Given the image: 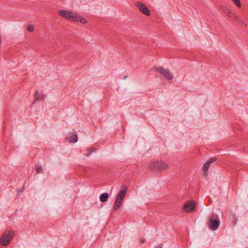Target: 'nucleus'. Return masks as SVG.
<instances>
[{
  "label": "nucleus",
  "mask_w": 248,
  "mask_h": 248,
  "mask_svg": "<svg viewBox=\"0 0 248 248\" xmlns=\"http://www.w3.org/2000/svg\"><path fill=\"white\" fill-rule=\"evenodd\" d=\"M13 233L11 231H7L1 236L0 239V244L2 246L9 245L13 237Z\"/></svg>",
  "instance_id": "f257e3e1"
},
{
  "label": "nucleus",
  "mask_w": 248,
  "mask_h": 248,
  "mask_svg": "<svg viewBox=\"0 0 248 248\" xmlns=\"http://www.w3.org/2000/svg\"><path fill=\"white\" fill-rule=\"evenodd\" d=\"M168 167V164L163 161H154L150 165L151 169L154 170H165L167 169Z\"/></svg>",
  "instance_id": "f03ea898"
},
{
  "label": "nucleus",
  "mask_w": 248,
  "mask_h": 248,
  "mask_svg": "<svg viewBox=\"0 0 248 248\" xmlns=\"http://www.w3.org/2000/svg\"><path fill=\"white\" fill-rule=\"evenodd\" d=\"M156 71L162 74L168 80H171L173 78V74L168 69H164L162 67H154Z\"/></svg>",
  "instance_id": "7ed1b4c3"
},
{
  "label": "nucleus",
  "mask_w": 248,
  "mask_h": 248,
  "mask_svg": "<svg viewBox=\"0 0 248 248\" xmlns=\"http://www.w3.org/2000/svg\"><path fill=\"white\" fill-rule=\"evenodd\" d=\"M225 13L228 16L237 22L238 23L244 26H247V24L244 20L241 17L237 16L235 14L231 13V12L229 10H227L226 12H225Z\"/></svg>",
  "instance_id": "20e7f679"
},
{
  "label": "nucleus",
  "mask_w": 248,
  "mask_h": 248,
  "mask_svg": "<svg viewBox=\"0 0 248 248\" xmlns=\"http://www.w3.org/2000/svg\"><path fill=\"white\" fill-rule=\"evenodd\" d=\"M216 157H212L209 159L207 161L205 162L202 167L203 175L204 177H206L207 176L208 170L212 163L215 162L217 160Z\"/></svg>",
  "instance_id": "39448f33"
},
{
  "label": "nucleus",
  "mask_w": 248,
  "mask_h": 248,
  "mask_svg": "<svg viewBox=\"0 0 248 248\" xmlns=\"http://www.w3.org/2000/svg\"><path fill=\"white\" fill-rule=\"evenodd\" d=\"M209 228L212 230L217 229V215L213 214L209 220Z\"/></svg>",
  "instance_id": "423d86ee"
},
{
  "label": "nucleus",
  "mask_w": 248,
  "mask_h": 248,
  "mask_svg": "<svg viewBox=\"0 0 248 248\" xmlns=\"http://www.w3.org/2000/svg\"><path fill=\"white\" fill-rule=\"evenodd\" d=\"M74 12H69L66 10H62L59 11V15L67 19H71L73 20L75 16Z\"/></svg>",
  "instance_id": "0eeeda50"
},
{
  "label": "nucleus",
  "mask_w": 248,
  "mask_h": 248,
  "mask_svg": "<svg viewBox=\"0 0 248 248\" xmlns=\"http://www.w3.org/2000/svg\"><path fill=\"white\" fill-rule=\"evenodd\" d=\"M136 6L144 15L149 16L150 15V12L148 7L141 2L138 1L136 3Z\"/></svg>",
  "instance_id": "6e6552de"
},
{
  "label": "nucleus",
  "mask_w": 248,
  "mask_h": 248,
  "mask_svg": "<svg viewBox=\"0 0 248 248\" xmlns=\"http://www.w3.org/2000/svg\"><path fill=\"white\" fill-rule=\"evenodd\" d=\"M196 208V203L194 201H188L184 206V209L185 212L190 213L195 210Z\"/></svg>",
  "instance_id": "1a4fd4ad"
},
{
  "label": "nucleus",
  "mask_w": 248,
  "mask_h": 248,
  "mask_svg": "<svg viewBox=\"0 0 248 248\" xmlns=\"http://www.w3.org/2000/svg\"><path fill=\"white\" fill-rule=\"evenodd\" d=\"M126 189H122L120 190L118 194L117 195L116 199V200L120 201L122 203H123L124 199V196L126 195Z\"/></svg>",
  "instance_id": "9d476101"
},
{
  "label": "nucleus",
  "mask_w": 248,
  "mask_h": 248,
  "mask_svg": "<svg viewBox=\"0 0 248 248\" xmlns=\"http://www.w3.org/2000/svg\"><path fill=\"white\" fill-rule=\"evenodd\" d=\"M73 21L80 22L82 24H86L87 21L85 18L82 17L78 15L75 13L74 17L73 18Z\"/></svg>",
  "instance_id": "9b49d317"
},
{
  "label": "nucleus",
  "mask_w": 248,
  "mask_h": 248,
  "mask_svg": "<svg viewBox=\"0 0 248 248\" xmlns=\"http://www.w3.org/2000/svg\"><path fill=\"white\" fill-rule=\"evenodd\" d=\"M34 98L35 100H44L46 98V95L42 93H40L38 91H36L34 94Z\"/></svg>",
  "instance_id": "f8f14e48"
},
{
  "label": "nucleus",
  "mask_w": 248,
  "mask_h": 248,
  "mask_svg": "<svg viewBox=\"0 0 248 248\" xmlns=\"http://www.w3.org/2000/svg\"><path fill=\"white\" fill-rule=\"evenodd\" d=\"M68 140L71 142H76L78 141V136L76 133L71 134L69 137L67 138Z\"/></svg>",
  "instance_id": "ddd939ff"
},
{
  "label": "nucleus",
  "mask_w": 248,
  "mask_h": 248,
  "mask_svg": "<svg viewBox=\"0 0 248 248\" xmlns=\"http://www.w3.org/2000/svg\"><path fill=\"white\" fill-rule=\"evenodd\" d=\"M108 198V194L107 193H104L100 195V200L102 202H106Z\"/></svg>",
  "instance_id": "4468645a"
},
{
  "label": "nucleus",
  "mask_w": 248,
  "mask_h": 248,
  "mask_svg": "<svg viewBox=\"0 0 248 248\" xmlns=\"http://www.w3.org/2000/svg\"><path fill=\"white\" fill-rule=\"evenodd\" d=\"M123 203L120 202V201H118L116 200H115L114 204V209L115 211H117L120 208L121 205Z\"/></svg>",
  "instance_id": "2eb2a0df"
},
{
  "label": "nucleus",
  "mask_w": 248,
  "mask_h": 248,
  "mask_svg": "<svg viewBox=\"0 0 248 248\" xmlns=\"http://www.w3.org/2000/svg\"><path fill=\"white\" fill-rule=\"evenodd\" d=\"M230 219H232V223H233V224H236L237 218L235 217V215L233 214H231V216H230Z\"/></svg>",
  "instance_id": "dca6fc26"
},
{
  "label": "nucleus",
  "mask_w": 248,
  "mask_h": 248,
  "mask_svg": "<svg viewBox=\"0 0 248 248\" xmlns=\"http://www.w3.org/2000/svg\"><path fill=\"white\" fill-rule=\"evenodd\" d=\"M233 3L238 7H241V3L240 0H232Z\"/></svg>",
  "instance_id": "f3484780"
},
{
  "label": "nucleus",
  "mask_w": 248,
  "mask_h": 248,
  "mask_svg": "<svg viewBox=\"0 0 248 248\" xmlns=\"http://www.w3.org/2000/svg\"><path fill=\"white\" fill-rule=\"evenodd\" d=\"M27 30L29 32H32L34 30V26L32 25H28L27 27Z\"/></svg>",
  "instance_id": "a211bd4d"
},
{
  "label": "nucleus",
  "mask_w": 248,
  "mask_h": 248,
  "mask_svg": "<svg viewBox=\"0 0 248 248\" xmlns=\"http://www.w3.org/2000/svg\"><path fill=\"white\" fill-rule=\"evenodd\" d=\"M42 170V167L40 165H38L36 166V171L37 173H40Z\"/></svg>",
  "instance_id": "6ab92c4d"
},
{
  "label": "nucleus",
  "mask_w": 248,
  "mask_h": 248,
  "mask_svg": "<svg viewBox=\"0 0 248 248\" xmlns=\"http://www.w3.org/2000/svg\"><path fill=\"white\" fill-rule=\"evenodd\" d=\"M90 150H91V152H88V153H86L85 155L86 156H89L91 155L92 152H93V151H95V148H91Z\"/></svg>",
  "instance_id": "aec40b11"
},
{
  "label": "nucleus",
  "mask_w": 248,
  "mask_h": 248,
  "mask_svg": "<svg viewBox=\"0 0 248 248\" xmlns=\"http://www.w3.org/2000/svg\"><path fill=\"white\" fill-rule=\"evenodd\" d=\"M140 242H141L142 243H143L145 242V239H143V238H141L140 240Z\"/></svg>",
  "instance_id": "412c9836"
},
{
  "label": "nucleus",
  "mask_w": 248,
  "mask_h": 248,
  "mask_svg": "<svg viewBox=\"0 0 248 248\" xmlns=\"http://www.w3.org/2000/svg\"><path fill=\"white\" fill-rule=\"evenodd\" d=\"M127 76H124V79H125L127 78Z\"/></svg>",
  "instance_id": "4be33fe9"
},
{
  "label": "nucleus",
  "mask_w": 248,
  "mask_h": 248,
  "mask_svg": "<svg viewBox=\"0 0 248 248\" xmlns=\"http://www.w3.org/2000/svg\"><path fill=\"white\" fill-rule=\"evenodd\" d=\"M219 221H218V224H217L218 227L219 226Z\"/></svg>",
  "instance_id": "5701e85b"
},
{
  "label": "nucleus",
  "mask_w": 248,
  "mask_h": 248,
  "mask_svg": "<svg viewBox=\"0 0 248 248\" xmlns=\"http://www.w3.org/2000/svg\"><path fill=\"white\" fill-rule=\"evenodd\" d=\"M155 248H161L159 247H156Z\"/></svg>",
  "instance_id": "b1692460"
}]
</instances>
